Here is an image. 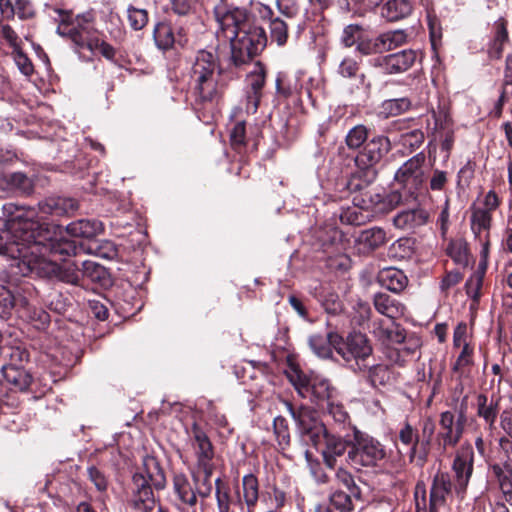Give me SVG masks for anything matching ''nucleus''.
Listing matches in <instances>:
<instances>
[{
  "label": "nucleus",
  "mask_w": 512,
  "mask_h": 512,
  "mask_svg": "<svg viewBox=\"0 0 512 512\" xmlns=\"http://www.w3.org/2000/svg\"><path fill=\"white\" fill-rule=\"evenodd\" d=\"M8 218L0 219V255L13 259L12 272L21 276L57 279L76 285L81 279L78 264L58 265L48 255H76L74 241L63 237L62 227L36 220L34 208L18 209L12 203L3 205Z\"/></svg>",
  "instance_id": "1"
},
{
  "label": "nucleus",
  "mask_w": 512,
  "mask_h": 512,
  "mask_svg": "<svg viewBox=\"0 0 512 512\" xmlns=\"http://www.w3.org/2000/svg\"><path fill=\"white\" fill-rule=\"evenodd\" d=\"M219 25L218 37L230 42L231 62L236 67L248 64L267 44L263 28L252 23L245 8L220 0L214 7Z\"/></svg>",
  "instance_id": "2"
},
{
  "label": "nucleus",
  "mask_w": 512,
  "mask_h": 512,
  "mask_svg": "<svg viewBox=\"0 0 512 512\" xmlns=\"http://www.w3.org/2000/svg\"><path fill=\"white\" fill-rule=\"evenodd\" d=\"M46 13L58 24L57 34L70 39L78 52L86 49L90 40L98 35L90 13L79 14L74 17L71 11L54 6H48Z\"/></svg>",
  "instance_id": "3"
},
{
  "label": "nucleus",
  "mask_w": 512,
  "mask_h": 512,
  "mask_svg": "<svg viewBox=\"0 0 512 512\" xmlns=\"http://www.w3.org/2000/svg\"><path fill=\"white\" fill-rule=\"evenodd\" d=\"M221 68L218 58L212 52L199 51L190 70V79L195 93L201 101H212L222 91L219 82Z\"/></svg>",
  "instance_id": "4"
},
{
  "label": "nucleus",
  "mask_w": 512,
  "mask_h": 512,
  "mask_svg": "<svg viewBox=\"0 0 512 512\" xmlns=\"http://www.w3.org/2000/svg\"><path fill=\"white\" fill-rule=\"evenodd\" d=\"M166 478L159 463L154 458L145 461L144 472L133 476L131 506L138 512H152L156 507L153 489L161 490Z\"/></svg>",
  "instance_id": "5"
},
{
  "label": "nucleus",
  "mask_w": 512,
  "mask_h": 512,
  "mask_svg": "<svg viewBox=\"0 0 512 512\" xmlns=\"http://www.w3.org/2000/svg\"><path fill=\"white\" fill-rule=\"evenodd\" d=\"M287 377L300 397L309 399L316 405L327 403L337 394L329 380L321 375H306L299 368L291 367Z\"/></svg>",
  "instance_id": "6"
},
{
  "label": "nucleus",
  "mask_w": 512,
  "mask_h": 512,
  "mask_svg": "<svg viewBox=\"0 0 512 512\" xmlns=\"http://www.w3.org/2000/svg\"><path fill=\"white\" fill-rule=\"evenodd\" d=\"M284 406L294 420L297 430L305 441H310L314 446L321 444L322 436L327 431L320 420L318 413L312 407L301 405L295 408L289 401H283Z\"/></svg>",
  "instance_id": "7"
},
{
  "label": "nucleus",
  "mask_w": 512,
  "mask_h": 512,
  "mask_svg": "<svg viewBox=\"0 0 512 512\" xmlns=\"http://www.w3.org/2000/svg\"><path fill=\"white\" fill-rule=\"evenodd\" d=\"M386 456L383 445L373 437L355 431L347 459L355 467H373Z\"/></svg>",
  "instance_id": "8"
},
{
  "label": "nucleus",
  "mask_w": 512,
  "mask_h": 512,
  "mask_svg": "<svg viewBox=\"0 0 512 512\" xmlns=\"http://www.w3.org/2000/svg\"><path fill=\"white\" fill-rule=\"evenodd\" d=\"M499 206L498 196L494 191H489L482 203L473 205L471 208L470 225L473 234L483 242L482 253L487 254L488 237L492 222V213Z\"/></svg>",
  "instance_id": "9"
},
{
  "label": "nucleus",
  "mask_w": 512,
  "mask_h": 512,
  "mask_svg": "<svg viewBox=\"0 0 512 512\" xmlns=\"http://www.w3.org/2000/svg\"><path fill=\"white\" fill-rule=\"evenodd\" d=\"M334 350L345 362L351 363L354 361L359 370L365 367L360 362L365 361L372 353V347L367 337L362 333H351L346 339L339 335L334 336Z\"/></svg>",
  "instance_id": "10"
},
{
  "label": "nucleus",
  "mask_w": 512,
  "mask_h": 512,
  "mask_svg": "<svg viewBox=\"0 0 512 512\" xmlns=\"http://www.w3.org/2000/svg\"><path fill=\"white\" fill-rule=\"evenodd\" d=\"M425 160V155L420 152L408 159L395 173V181L410 194L417 192L424 183Z\"/></svg>",
  "instance_id": "11"
},
{
  "label": "nucleus",
  "mask_w": 512,
  "mask_h": 512,
  "mask_svg": "<svg viewBox=\"0 0 512 512\" xmlns=\"http://www.w3.org/2000/svg\"><path fill=\"white\" fill-rule=\"evenodd\" d=\"M390 140L385 136H377L368 141L363 150L355 158V164L363 170H370L390 151ZM375 176L374 170L369 171Z\"/></svg>",
  "instance_id": "12"
},
{
  "label": "nucleus",
  "mask_w": 512,
  "mask_h": 512,
  "mask_svg": "<svg viewBox=\"0 0 512 512\" xmlns=\"http://www.w3.org/2000/svg\"><path fill=\"white\" fill-rule=\"evenodd\" d=\"M474 451L471 445H462L456 453L452 469L455 473V491L462 498L473 472Z\"/></svg>",
  "instance_id": "13"
},
{
  "label": "nucleus",
  "mask_w": 512,
  "mask_h": 512,
  "mask_svg": "<svg viewBox=\"0 0 512 512\" xmlns=\"http://www.w3.org/2000/svg\"><path fill=\"white\" fill-rule=\"evenodd\" d=\"M452 495V483L450 475L447 472H437L433 477L430 489V506L420 508L417 502V512H438L446 505L449 497Z\"/></svg>",
  "instance_id": "14"
},
{
  "label": "nucleus",
  "mask_w": 512,
  "mask_h": 512,
  "mask_svg": "<svg viewBox=\"0 0 512 512\" xmlns=\"http://www.w3.org/2000/svg\"><path fill=\"white\" fill-rule=\"evenodd\" d=\"M465 422L466 418L462 411L459 412L457 419H455L454 414L450 411L441 413L439 422L441 432L439 437L442 439L444 449L458 443L463 434Z\"/></svg>",
  "instance_id": "15"
},
{
  "label": "nucleus",
  "mask_w": 512,
  "mask_h": 512,
  "mask_svg": "<svg viewBox=\"0 0 512 512\" xmlns=\"http://www.w3.org/2000/svg\"><path fill=\"white\" fill-rule=\"evenodd\" d=\"M247 113H255L262 97V89L265 85V69L260 62L253 64V69L247 75Z\"/></svg>",
  "instance_id": "16"
},
{
  "label": "nucleus",
  "mask_w": 512,
  "mask_h": 512,
  "mask_svg": "<svg viewBox=\"0 0 512 512\" xmlns=\"http://www.w3.org/2000/svg\"><path fill=\"white\" fill-rule=\"evenodd\" d=\"M417 54L413 50L380 56L373 60V66L382 68L386 73L394 74L407 71L416 61Z\"/></svg>",
  "instance_id": "17"
},
{
  "label": "nucleus",
  "mask_w": 512,
  "mask_h": 512,
  "mask_svg": "<svg viewBox=\"0 0 512 512\" xmlns=\"http://www.w3.org/2000/svg\"><path fill=\"white\" fill-rule=\"evenodd\" d=\"M429 219V212L426 209L417 206L398 212L393 218V224L398 229L413 232L426 225Z\"/></svg>",
  "instance_id": "18"
},
{
  "label": "nucleus",
  "mask_w": 512,
  "mask_h": 512,
  "mask_svg": "<svg viewBox=\"0 0 512 512\" xmlns=\"http://www.w3.org/2000/svg\"><path fill=\"white\" fill-rule=\"evenodd\" d=\"M38 208L44 215L69 216L78 210L79 204L73 198L50 197L40 202Z\"/></svg>",
  "instance_id": "19"
},
{
  "label": "nucleus",
  "mask_w": 512,
  "mask_h": 512,
  "mask_svg": "<svg viewBox=\"0 0 512 512\" xmlns=\"http://www.w3.org/2000/svg\"><path fill=\"white\" fill-rule=\"evenodd\" d=\"M324 442L321 448L324 463L329 468H334L339 457L344 456L347 450V442L339 436L330 434L328 431L322 436L321 442Z\"/></svg>",
  "instance_id": "20"
},
{
  "label": "nucleus",
  "mask_w": 512,
  "mask_h": 512,
  "mask_svg": "<svg viewBox=\"0 0 512 512\" xmlns=\"http://www.w3.org/2000/svg\"><path fill=\"white\" fill-rule=\"evenodd\" d=\"M386 232L380 227L365 229L359 233L355 240L359 253L368 254L386 243Z\"/></svg>",
  "instance_id": "21"
},
{
  "label": "nucleus",
  "mask_w": 512,
  "mask_h": 512,
  "mask_svg": "<svg viewBox=\"0 0 512 512\" xmlns=\"http://www.w3.org/2000/svg\"><path fill=\"white\" fill-rule=\"evenodd\" d=\"M195 455H196V468L205 469L206 471L213 466V448L210 440L206 434L200 430L194 432V443H193Z\"/></svg>",
  "instance_id": "22"
},
{
  "label": "nucleus",
  "mask_w": 512,
  "mask_h": 512,
  "mask_svg": "<svg viewBox=\"0 0 512 512\" xmlns=\"http://www.w3.org/2000/svg\"><path fill=\"white\" fill-rule=\"evenodd\" d=\"M66 232L72 237L93 238L103 231V224L96 219H80L68 224Z\"/></svg>",
  "instance_id": "23"
},
{
  "label": "nucleus",
  "mask_w": 512,
  "mask_h": 512,
  "mask_svg": "<svg viewBox=\"0 0 512 512\" xmlns=\"http://www.w3.org/2000/svg\"><path fill=\"white\" fill-rule=\"evenodd\" d=\"M173 490L178 500L189 507L197 504V489L193 487L186 475L176 474L173 478Z\"/></svg>",
  "instance_id": "24"
},
{
  "label": "nucleus",
  "mask_w": 512,
  "mask_h": 512,
  "mask_svg": "<svg viewBox=\"0 0 512 512\" xmlns=\"http://www.w3.org/2000/svg\"><path fill=\"white\" fill-rule=\"evenodd\" d=\"M374 307L382 315L396 319L405 314V306L386 293H377L374 296Z\"/></svg>",
  "instance_id": "25"
},
{
  "label": "nucleus",
  "mask_w": 512,
  "mask_h": 512,
  "mask_svg": "<svg viewBox=\"0 0 512 512\" xmlns=\"http://www.w3.org/2000/svg\"><path fill=\"white\" fill-rule=\"evenodd\" d=\"M492 473L496 478L504 502L512 506V467L508 464L493 465Z\"/></svg>",
  "instance_id": "26"
},
{
  "label": "nucleus",
  "mask_w": 512,
  "mask_h": 512,
  "mask_svg": "<svg viewBox=\"0 0 512 512\" xmlns=\"http://www.w3.org/2000/svg\"><path fill=\"white\" fill-rule=\"evenodd\" d=\"M378 279L383 287L395 293L401 292L408 282L403 271L393 267L385 268L380 271Z\"/></svg>",
  "instance_id": "27"
},
{
  "label": "nucleus",
  "mask_w": 512,
  "mask_h": 512,
  "mask_svg": "<svg viewBox=\"0 0 512 512\" xmlns=\"http://www.w3.org/2000/svg\"><path fill=\"white\" fill-rule=\"evenodd\" d=\"M413 11L410 0H389L382 8V16L394 22L408 17Z\"/></svg>",
  "instance_id": "28"
},
{
  "label": "nucleus",
  "mask_w": 512,
  "mask_h": 512,
  "mask_svg": "<svg viewBox=\"0 0 512 512\" xmlns=\"http://www.w3.org/2000/svg\"><path fill=\"white\" fill-rule=\"evenodd\" d=\"M1 371L6 381L21 391L26 390L31 384V375L22 368L14 365H3Z\"/></svg>",
  "instance_id": "29"
},
{
  "label": "nucleus",
  "mask_w": 512,
  "mask_h": 512,
  "mask_svg": "<svg viewBox=\"0 0 512 512\" xmlns=\"http://www.w3.org/2000/svg\"><path fill=\"white\" fill-rule=\"evenodd\" d=\"M447 255L459 266L469 265L471 255L467 242L462 238L452 239L446 247Z\"/></svg>",
  "instance_id": "30"
},
{
  "label": "nucleus",
  "mask_w": 512,
  "mask_h": 512,
  "mask_svg": "<svg viewBox=\"0 0 512 512\" xmlns=\"http://www.w3.org/2000/svg\"><path fill=\"white\" fill-rule=\"evenodd\" d=\"M334 336H338V334L328 333L326 335H312L309 337V346L318 357L329 358L334 349Z\"/></svg>",
  "instance_id": "31"
},
{
  "label": "nucleus",
  "mask_w": 512,
  "mask_h": 512,
  "mask_svg": "<svg viewBox=\"0 0 512 512\" xmlns=\"http://www.w3.org/2000/svg\"><path fill=\"white\" fill-rule=\"evenodd\" d=\"M508 40V33L505 22L500 19L495 22V35L488 48V55L491 59H499L502 56L503 44Z\"/></svg>",
  "instance_id": "32"
},
{
  "label": "nucleus",
  "mask_w": 512,
  "mask_h": 512,
  "mask_svg": "<svg viewBox=\"0 0 512 512\" xmlns=\"http://www.w3.org/2000/svg\"><path fill=\"white\" fill-rule=\"evenodd\" d=\"M214 470V465L210 466L209 470L196 468L192 472V478L197 489V493L201 498H207L212 492L211 476Z\"/></svg>",
  "instance_id": "33"
},
{
  "label": "nucleus",
  "mask_w": 512,
  "mask_h": 512,
  "mask_svg": "<svg viewBox=\"0 0 512 512\" xmlns=\"http://www.w3.org/2000/svg\"><path fill=\"white\" fill-rule=\"evenodd\" d=\"M374 333L377 337H379L383 341H387L389 343H402L405 340L404 331L396 325L394 322L387 327H384L383 324H379Z\"/></svg>",
  "instance_id": "34"
},
{
  "label": "nucleus",
  "mask_w": 512,
  "mask_h": 512,
  "mask_svg": "<svg viewBox=\"0 0 512 512\" xmlns=\"http://www.w3.org/2000/svg\"><path fill=\"white\" fill-rule=\"evenodd\" d=\"M243 497L246 505L253 507L259 497V484L256 476L253 474L245 475L242 479Z\"/></svg>",
  "instance_id": "35"
},
{
  "label": "nucleus",
  "mask_w": 512,
  "mask_h": 512,
  "mask_svg": "<svg viewBox=\"0 0 512 512\" xmlns=\"http://www.w3.org/2000/svg\"><path fill=\"white\" fill-rule=\"evenodd\" d=\"M154 39L160 49H169L175 42L172 27L167 23L157 24L154 29Z\"/></svg>",
  "instance_id": "36"
},
{
  "label": "nucleus",
  "mask_w": 512,
  "mask_h": 512,
  "mask_svg": "<svg viewBox=\"0 0 512 512\" xmlns=\"http://www.w3.org/2000/svg\"><path fill=\"white\" fill-rule=\"evenodd\" d=\"M383 52L393 50L403 45L407 40V34L404 30H393L379 35Z\"/></svg>",
  "instance_id": "37"
},
{
  "label": "nucleus",
  "mask_w": 512,
  "mask_h": 512,
  "mask_svg": "<svg viewBox=\"0 0 512 512\" xmlns=\"http://www.w3.org/2000/svg\"><path fill=\"white\" fill-rule=\"evenodd\" d=\"M472 365V349L467 343H464L462 351L453 365V372L458 374L459 378L466 377L469 368Z\"/></svg>",
  "instance_id": "38"
},
{
  "label": "nucleus",
  "mask_w": 512,
  "mask_h": 512,
  "mask_svg": "<svg viewBox=\"0 0 512 512\" xmlns=\"http://www.w3.org/2000/svg\"><path fill=\"white\" fill-rule=\"evenodd\" d=\"M13 297L15 299V308L17 311L23 314V316L31 317V291L30 287H19L13 291Z\"/></svg>",
  "instance_id": "39"
},
{
  "label": "nucleus",
  "mask_w": 512,
  "mask_h": 512,
  "mask_svg": "<svg viewBox=\"0 0 512 512\" xmlns=\"http://www.w3.org/2000/svg\"><path fill=\"white\" fill-rule=\"evenodd\" d=\"M127 20L133 30H142L148 23V12L145 9L129 5L127 7Z\"/></svg>",
  "instance_id": "40"
},
{
  "label": "nucleus",
  "mask_w": 512,
  "mask_h": 512,
  "mask_svg": "<svg viewBox=\"0 0 512 512\" xmlns=\"http://www.w3.org/2000/svg\"><path fill=\"white\" fill-rule=\"evenodd\" d=\"M393 374L385 365H376L369 370V380L374 386H384L391 382Z\"/></svg>",
  "instance_id": "41"
},
{
  "label": "nucleus",
  "mask_w": 512,
  "mask_h": 512,
  "mask_svg": "<svg viewBox=\"0 0 512 512\" xmlns=\"http://www.w3.org/2000/svg\"><path fill=\"white\" fill-rule=\"evenodd\" d=\"M327 413L338 424H346L350 417L342 402L336 396L327 402Z\"/></svg>",
  "instance_id": "42"
},
{
  "label": "nucleus",
  "mask_w": 512,
  "mask_h": 512,
  "mask_svg": "<svg viewBox=\"0 0 512 512\" xmlns=\"http://www.w3.org/2000/svg\"><path fill=\"white\" fill-rule=\"evenodd\" d=\"M273 428L278 445L281 449H285L290 443L287 420L282 416L275 417L273 421Z\"/></svg>",
  "instance_id": "43"
},
{
  "label": "nucleus",
  "mask_w": 512,
  "mask_h": 512,
  "mask_svg": "<svg viewBox=\"0 0 512 512\" xmlns=\"http://www.w3.org/2000/svg\"><path fill=\"white\" fill-rule=\"evenodd\" d=\"M9 192L19 190L23 193H30L33 189L32 180L22 172H15L8 175Z\"/></svg>",
  "instance_id": "44"
},
{
  "label": "nucleus",
  "mask_w": 512,
  "mask_h": 512,
  "mask_svg": "<svg viewBox=\"0 0 512 512\" xmlns=\"http://www.w3.org/2000/svg\"><path fill=\"white\" fill-rule=\"evenodd\" d=\"M477 401L478 415L482 417L486 423L492 426L497 416V405L492 401L487 404V397L485 395H479Z\"/></svg>",
  "instance_id": "45"
},
{
  "label": "nucleus",
  "mask_w": 512,
  "mask_h": 512,
  "mask_svg": "<svg viewBox=\"0 0 512 512\" xmlns=\"http://www.w3.org/2000/svg\"><path fill=\"white\" fill-rule=\"evenodd\" d=\"M368 138V130L364 125H357L346 135V144L350 149H358Z\"/></svg>",
  "instance_id": "46"
},
{
  "label": "nucleus",
  "mask_w": 512,
  "mask_h": 512,
  "mask_svg": "<svg viewBox=\"0 0 512 512\" xmlns=\"http://www.w3.org/2000/svg\"><path fill=\"white\" fill-rule=\"evenodd\" d=\"M352 497L354 496L350 492L347 494L343 491H335L330 496V502L339 512H352L354 509Z\"/></svg>",
  "instance_id": "47"
},
{
  "label": "nucleus",
  "mask_w": 512,
  "mask_h": 512,
  "mask_svg": "<svg viewBox=\"0 0 512 512\" xmlns=\"http://www.w3.org/2000/svg\"><path fill=\"white\" fill-rule=\"evenodd\" d=\"M270 34L271 39L279 46L284 45L288 38L287 24L280 18H274L270 22Z\"/></svg>",
  "instance_id": "48"
},
{
  "label": "nucleus",
  "mask_w": 512,
  "mask_h": 512,
  "mask_svg": "<svg viewBox=\"0 0 512 512\" xmlns=\"http://www.w3.org/2000/svg\"><path fill=\"white\" fill-rule=\"evenodd\" d=\"M92 54L100 53L106 59H113L115 57V49L107 42L101 40L98 35L90 40L86 47Z\"/></svg>",
  "instance_id": "49"
},
{
  "label": "nucleus",
  "mask_w": 512,
  "mask_h": 512,
  "mask_svg": "<svg viewBox=\"0 0 512 512\" xmlns=\"http://www.w3.org/2000/svg\"><path fill=\"white\" fill-rule=\"evenodd\" d=\"M81 266V277H87L91 281H99L105 274L104 267L92 260L82 261Z\"/></svg>",
  "instance_id": "50"
},
{
  "label": "nucleus",
  "mask_w": 512,
  "mask_h": 512,
  "mask_svg": "<svg viewBox=\"0 0 512 512\" xmlns=\"http://www.w3.org/2000/svg\"><path fill=\"white\" fill-rule=\"evenodd\" d=\"M357 51L365 56L384 53L379 36L374 39L362 37L358 42Z\"/></svg>",
  "instance_id": "51"
},
{
  "label": "nucleus",
  "mask_w": 512,
  "mask_h": 512,
  "mask_svg": "<svg viewBox=\"0 0 512 512\" xmlns=\"http://www.w3.org/2000/svg\"><path fill=\"white\" fill-rule=\"evenodd\" d=\"M424 141V133L419 129H414L401 134L400 143L404 147H408L411 150L419 148Z\"/></svg>",
  "instance_id": "52"
},
{
  "label": "nucleus",
  "mask_w": 512,
  "mask_h": 512,
  "mask_svg": "<svg viewBox=\"0 0 512 512\" xmlns=\"http://www.w3.org/2000/svg\"><path fill=\"white\" fill-rule=\"evenodd\" d=\"M362 38V28L357 24H350L343 30L341 41L345 47H351Z\"/></svg>",
  "instance_id": "53"
},
{
  "label": "nucleus",
  "mask_w": 512,
  "mask_h": 512,
  "mask_svg": "<svg viewBox=\"0 0 512 512\" xmlns=\"http://www.w3.org/2000/svg\"><path fill=\"white\" fill-rule=\"evenodd\" d=\"M359 71V63L352 57H345L339 63L337 72L341 77L354 78Z\"/></svg>",
  "instance_id": "54"
},
{
  "label": "nucleus",
  "mask_w": 512,
  "mask_h": 512,
  "mask_svg": "<svg viewBox=\"0 0 512 512\" xmlns=\"http://www.w3.org/2000/svg\"><path fill=\"white\" fill-rule=\"evenodd\" d=\"M0 37L11 47L13 50L21 45V39L15 30L7 23L0 21Z\"/></svg>",
  "instance_id": "55"
},
{
  "label": "nucleus",
  "mask_w": 512,
  "mask_h": 512,
  "mask_svg": "<svg viewBox=\"0 0 512 512\" xmlns=\"http://www.w3.org/2000/svg\"><path fill=\"white\" fill-rule=\"evenodd\" d=\"M14 61L20 72L25 76H30L34 72V66L31 60L23 53L21 48L13 50Z\"/></svg>",
  "instance_id": "56"
},
{
  "label": "nucleus",
  "mask_w": 512,
  "mask_h": 512,
  "mask_svg": "<svg viewBox=\"0 0 512 512\" xmlns=\"http://www.w3.org/2000/svg\"><path fill=\"white\" fill-rule=\"evenodd\" d=\"M410 104V101L406 98L391 99L384 102L383 108L389 115L396 116L407 111Z\"/></svg>",
  "instance_id": "57"
},
{
  "label": "nucleus",
  "mask_w": 512,
  "mask_h": 512,
  "mask_svg": "<svg viewBox=\"0 0 512 512\" xmlns=\"http://www.w3.org/2000/svg\"><path fill=\"white\" fill-rule=\"evenodd\" d=\"M399 439L404 445L410 447L411 454L413 456L418 444V436L410 424L406 423L400 430Z\"/></svg>",
  "instance_id": "58"
},
{
  "label": "nucleus",
  "mask_w": 512,
  "mask_h": 512,
  "mask_svg": "<svg viewBox=\"0 0 512 512\" xmlns=\"http://www.w3.org/2000/svg\"><path fill=\"white\" fill-rule=\"evenodd\" d=\"M336 479L339 483L346 487L351 495H353L355 498L360 496L359 488L355 485L354 479L348 471L339 468L336 472Z\"/></svg>",
  "instance_id": "59"
},
{
  "label": "nucleus",
  "mask_w": 512,
  "mask_h": 512,
  "mask_svg": "<svg viewBox=\"0 0 512 512\" xmlns=\"http://www.w3.org/2000/svg\"><path fill=\"white\" fill-rule=\"evenodd\" d=\"M15 15L21 20L32 19L35 16V10L29 0H15Z\"/></svg>",
  "instance_id": "60"
},
{
  "label": "nucleus",
  "mask_w": 512,
  "mask_h": 512,
  "mask_svg": "<svg viewBox=\"0 0 512 512\" xmlns=\"http://www.w3.org/2000/svg\"><path fill=\"white\" fill-rule=\"evenodd\" d=\"M215 498L217 502L218 512H232L231 503L232 499L230 496L229 489H216Z\"/></svg>",
  "instance_id": "61"
},
{
  "label": "nucleus",
  "mask_w": 512,
  "mask_h": 512,
  "mask_svg": "<svg viewBox=\"0 0 512 512\" xmlns=\"http://www.w3.org/2000/svg\"><path fill=\"white\" fill-rule=\"evenodd\" d=\"M278 10L286 17H295L300 12V6L297 0H277Z\"/></svg>",
  "instance_id": "62"
},
{
  "label": "nucleus",
  "mask_w": 512,
  "mask_h": 512,
  "mask_svg": "<svg viewBox=\"0 0 512 512\" xmlns=\"http://www.w3.org/2000/svg\"><path fill=\"white\" fill-rule=\"evenodd\" d=\"M13 291L6 286H0V309L3 312H10L15 308Z\"/></svg>",
  "instance_id": "63"
},
{
  "label": "nucleus",
  "mask_w": 512,
  "mask_h": 512,
  "mask_svg": "<svg viewBox=\"0 0 512 512\" xmlns=\"http://www.w3.org/2000/svg\"><path fill=\"white\" fill-rule=\"evenodd\" d=\"M448 182L447 173L442 170H434L429 181V187L432 191H442Z\"/></svg>",
  "instance_id": "64"
}]
</instances>
